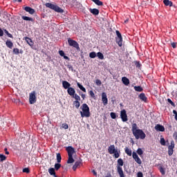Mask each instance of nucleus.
<instances>
[{"instance_id":"nucleus-1","label":"nucleus","mask_w":177,"mask_h":177,"mask_svg":"<svg viewBox=\"0 0 177 177\" xmlns=\"http://www.w3.org/2000/svg\"><path fill=\"white\" fill-rule=\"evenodd\" d=\"M80 115L82 118L86 117V118H89L91 117V112L89 111V106L86 104H83L80 107Z\"/></svg>"},{"instance_id":"nucleus-2","label":"nucleus","mask_w":177,"mask_h":177,"mask_svg":"<svg viewBox=\"0 0 177 177\" xmlns=\"http://www.w3.org/2000/svg\"><path fill=\"white\" fill-rule=\"evenodd\" d=\"M108 151L109 154H113V157H115V158H118L120 157V153H121L118 149H115V145H110L109 147Z\"/></svg>"},{"instance_id":"nucleus-3","label":"nucleus","mask_w":177,"mask_h":177,"mask_svg":"<svg viewBox=\"0 0 177 177\" xmlns=\"http://www.w3.org/2000/svg\"><path fill=\"white\" fill-rule=\"evenodd\" d=\"M124 165V160L122 158L118 160L117 170L120 177H125L124 171L122 170V166Z\"/></svg>"},{"instance_id":"nucleus-4","label":"nucleus","mask_w":177,"mask_h":177,"mask_svg":"<svg viewBox=\"0 0 177 177\" xmlns=\"http://www.w3.org/2000/svg\"><path fill=\"white\" fill-rule=\"evenodd\" d=\"M133 136L136 138V139H141L143 140V139H145L146 138V133H145V131L142 129H138L133 133Z\"/></svg>"},{"instance_id":"nucleus-5","label":"nucleus","mask_w":177,"mask_h":177,"mask_svg":"<svg viewBox=\"0 0 177 177\" xmlns=\"http://www.w3.org/2000/svg\"><path fill=\"white\" fill-rule=\"evenodd\" d=\"M68 44L69 46H73V48H75L77 50H80V44L73 39H68Z\"/></svg>"},{"instance_id":"nucleus-6","label":"nucleus","mask_w":177,"mask_h":177,"mask_svg":"<svg viewBox=\"0 0 177 177\" xmlns=\"http://www.w3.org/2000/svg\"><path fill=\"white\" fill-rule=\"evenodd\" d=\"M37 102V95L35 91H32L29 94V103L34 104Z\"/></svg>"},{"instance_id":"nucleus-7","label":"nucleus","mask_w":177,"mask_h":177,"mask_svg":"<svg viewBox=\"0 0 177 177\" xmlns=\"http://www.w3.org/2000/svg\"><path fill=\"white\" fill-rule=\"evenodd\" d=\"M116 44H118V46H122V36L121 35L120 31L116 30Z\"/></svg>"},{"instance_id":"nucleus-8","label":"nucleus","mask_w":177,"mask_h":177,"mask_svg":"<svg viewBox=\"0 0 177 177\" xmlns=\"http://www.w3.org/2000/svg\"><path fill=\"white\" fill-rule=\"evenodd\" d=\"M120 118L123 122L128 121V115H127V111H125V109L120 111Z\"/></svg>"},{"instance_id":"nucleus-9","label":"nucleus","mask_w":177,"mask_h":177,"mask_svg":"<svg viewBox=\"0 0 177 177\" xmlns=\"http://www.w3.org/2000/svg\"><path fill=\"white\" fill-rule=\"evenodd\" d=\"M174 149H175V142L171 140V145L168 147L169 156H172V154H174Z\"/></svg>"},{"instance_id":"nucleus-10","label":"nucleus","mask_w":177,"mask_h":177,"mask_svg":"<svg viewBox=\"0 0 177 177\" xmlns=\"http://www.w3.org/2000/svg\"><path fill=\"white\" fill-rule=\"evenodd\" d=\"M132 157L133 160H135L136 162L138 164V165H142V160H140V158H139V156H138V153H136V152L135 151L133 152Z\"/></svg>"},{"instance_id":"nucleus-11","label":"nucleus","mask_w":177,"mask_h":177,"mask_svg":"<svg viewBox=\"0 0 177 177\" xmlns=\"http://www.w3.org/2000/svg\"><path fill=\"white\" fill-rule=\"evenodd\" d=\"M66 150L68 153V156H73L75 153V149H74V148H73V147L71 146L66 147Z\"/></svg>"},{"instance_id":"nucleus-12","label":"nucleus","mask_w":177,"mask_h":177,"mask_svg":"<svg viewBox=\"0 0 177 177\" xmlns=\"http://www.w3.org/2000/svg\"><path fill=\"white\" fill-rule=\"evenodd\" d=\"M102 102L104 106H107V103H109V100L107 99V95L106 93H102Z\"/></svg>"},{"instance_id":"nucleus-13","label":"nucleus","mask_w":177,"mask_h":177,"mask_svg":"<svg viewBox=\"0 0 177 177\" xmlns=\"http://www.w3.org/2000/svg\"><path fill=\"white\" fill-rule=\"evenodd\" d=\"M24 10L28 12L30 15H34L35 13V10L28 6L25 7Z\"/></svg>"},{"instance_id":"nucleus-14","label":"nucleus","mask_w":177,"mask_h":177,"mask_svg":"<svg viewBox=\"0 0 177 177\" xmlns=\"http://www.w3.org/2000/svg\"><path fill=\"white\" fill-rule=\"evenodd\" d=\"M155 129H156V131H159V132H164V131H165V128L164 127V126H162L161 124L156 125Z\"/></svg>"},{"instance_id":"nucleus-15","label":"nucleus","mask_w":177,"mask_h":177,"mask_svg":"<svg viewBox=\"0 0 177 177\" xmlns=\"http://www.w3.org/2000/svg\"><path fill=\"white\" fill-rule=\"evenodd\" d=\"M25 41L27 42L28 45H30L31 48L34 47V42L32 41V39L26 37H25Z\"/></svg>"},{"instance_id":"nucleus-16","label":"nucleus","mask_w":177,"mask_h":177,"mask_svg":"<svg viewBox=\"0 0 177 177\" xmlns=\"http://www.w3.org/2000/svg\"><path fill=\"white\" fill-rule=\"evenodd\" d=\"M89 12L90 13H92V15H94L95 16H97V15H99V10L97 8H90Z\"/></svg>"},{"instance_id":"nucleus-17","label":"nucleus","mask_w":177,"mask_h":177,"mask_svg":"<svg viewBox=\"0 0 177 177\" xmlns=\"http://www.w3.org/2000/svg\"><path fill=\"white\" fill-rule=\"evenodd\" d=\"M62 86L64 89H68V88H71L70 86H71V84L67 81H63Z\"/></svg>"},{"instance_id":"nucleus-18","label":"nucleus","mask_w":177,"mask_h":177,"mask_svg":"<svg viewBox=\"0 0 177 177\" xmlns=\"http://www.w3.org/2000/svg\"><path fill=\"white\" fill-rule=\"evenodd\" d=\"M67 92L70 96H74L75 93V89H74L73 87H71L68 88Z\"/></svg>"},{"instance_id":"nucleus-19","label":"nucleus","mask_w":177,"mask_h":177,"mask_svg":"<svg viewBox=\"0 0 177 177\" xmlns=\"http://www.w3.org/2000/svg\"><path fill=\"white\" fill-rule=\"evenodd\" d=\"M122 82L126 86H128L129 85V79H128V77H123L122 78Z\"/></svg>"},{"instance_id":"nucleus-20","label":"nucleus","mask_w":177,"mask_h":177,"mask_svg":"<svg viewBox=\"0 0 177 177\" xmlns=\"http://www.w3.org/2000/svg\"><path fill=\"white\" fill-rule=\"evenodd\" d=\"M46 8H49V9H52L53 10H55V8H56V5L52 4L50 3H46Z\"/></svg>"},{"instance_id":"nucleus-21","label":"nucleus","mask_w":177,"mask_h":177,"mask_svg":"<svg viewBox=\"0 0 177 177\" xmlns=\"http://www.w3.org/2000/svg\"><path fill=\"white\" fill-rule=\"evenodd\" d=\"M6 45L7 48H9L10 49H12V48H13V43L10 40H7L6 42Z\"/></svg>"},{"instance_id":"nucleus-22","label":"nucleus","mask_w":177,"mask_h":177,"mask_svg":"<svg viewBox=\"0 0 177 177\" xmlns=\"http://www.w3.org/2000/svg\"><path fill=\"white\" fill-rule=\"evenodd\" d=\"M160 143L162 146H167V145H169L168 141H165V139L164 138H160Z\"/></svg>"},{"instance_id":"nucleus-23","label":"nucleus","mask_w":177,"mask_h":177,"mask_svg":"<svg viewBox=\"0 0 177 177\" xmlns=\"http://www.w3.org/2000/svg\"><path fill=\"white\" fill-rule=\"evenodd\" d=\"M21 19L26 21H34V19L32 17H27V16H22Z\"/></svg>"},{"instance_id":"nucleus-24","label":"nucleus","mask_w":177,"mask_h":177,"mask_svg":"<svg viewBox=\"0 0 177 177\" xmlns=\"http://www.w3.org/2000/svg\"><path fill=\"white\" fill-rule=\"evenodd\" d=\"M95 5H97V6H103V2H102L100 0H91Z\"/></svg>"},{"instance_id":"nucleus-25","label":"nucleus","mask_w":177,"mask_h":177,"mask_svg":"<svg viewBox=\"0 0 177 177\" xmlns=\"http://www.w3.org/2000/svg\"><path fill=\"white\" fill-rule=\"evenodd\" d=\"M124 151L126 154H127V156H132V150H131L129 148L126 147L124 149Z\"/></svg>"},{"instance_id":"nucleus-26","label":"nucleus","mask_w":177,"mask_h":177,"mask_svg":"<svg viewBox=\"0 0 177 177\" xmlns=\"http://www.w3.org/2000/svg\"><path fill=\"white\" fill-rule=\"evenodd\" d=\"M140 129H138V124L136 123H134L132 124V132L133 133L134 132H136V131L139 130Z\"/></svg>"},{"instance_id":"nucleus-27","label":"nucleus","mask_w":177,"mask_h":177,"mask_svg":"<svg viewBox=\"0 0 177 177\" xmlns=\"http://www.w3.org/2000/svg\"><path fill=\"white\" fill-rule=\"evenodd\" d=\"M163 3L165 5V6H172V3L169 0H164Z\"/></svg>"},{"instance_id":"nucleus-28","label":"nucleus","mask_w":177,"mask_h":177,"mask_svg":"<svg viewBox=\"0 0 177 177\" xmlns=\"http://www.w3.org/2000/svg\"><path fill=\"white\" fill-rule=\"evenodd\" d=\"M139 97L143 102H146V100H147V97H146V95H145V93L140 94Z\"/></svg>"},{"instance_id":"nucleus-29","label":"nucleus","mask_w":177,"mask_h":177,"mask_svg":"<svg viewBox=\"0 0 177 177\" xmlns=\"http://www.w3.org/2000/svg\"><path fill=\"white\" fill-rule=\"evenodd\" d=\"M77 85L81 91H82L83 92H86V89L85 88V87H84V86H82L81 84H80V82H77Z\"/></svg>"},{"instance_id":"nucleus-30","label":"nucleus","mask_w":177,"mask_h":177,"mask_svg":"<svg viewBox=\"0 0 177 177\" xmlns=\"http://www.w3.org/2000/svg\"><path fill=\"white\" fill-rule=\"evenodd\" d=\"M48 172H49L50 175H53L55 177H56V172H55L54 168H50L48 169Z\"/></svg>"},{"instance_id":"nucleus-31","label":"nucleus","mask_w":177,"mask_h":177,"mask_svg":"<svg viewBox=\"0 0 177 177\" xmlns=\"http://www.w3.org/2000/svg\"><path fill=\"white\" fill-rule=\"evenodd\" d=\"M97 57H98V59H100V60H103V59H104V55H103V53L98 52L97 53Z\"/></svg>"},{"instance_id":"nucleus-32","label":"nucleus","mask_w":177,"mask_h":177,"mask_svg":"<svg viewBox=\"0 0 177 177\" xmlns=\"http://www.w3.org/2000/svg\"><path fill=\"white\" fill-rule=\"evenodd\" d=\"M54 10L55 12H58V13H63V10L57 6H55V8L54 9Z\"/></svg>"},{"instance_id":"nucleus-33","label":"nucleus","mask_w":177,"mask_h":177,"mask_svg":"<svg viewBox=\"0 0 177 177\" xmlns=\"http://www.w3.org/2000/svg\"><path fill=\"white\" fill-rule=\"evenodd\" d=\"M134 89H135V91H136V92H142L143 91V88L140 86H134Z\"/></svg>"},{"instance_id":"nucleus-34","label":"nucleus","mask_w":177,"mask_h":177,"mask_svg":"<svg viewBox=\"0 0 177 177\" xmlns=\"http://www.w3.org/2000/svg\"><path fill=\"white\" fill-rule=\"evenodd\" d=\"M159 170L162 175H165V168L162 167V166L160 165L159 167Z\"/></svg>"},{"instance_id":"nucleus-35","label":"nucleus","mask_w":177,"mask_h":177,"mask_svg":"<svg viewBox=\"0 0 177 177\" xmlns=\"http://www.w3.org/2000/svg\"><path fill=\"white\" fill-rule=\"evenodd\" d=\"M74 99H75L76 101H80L81 100V97H80V95H78V94H74L72 96Z\"/></svg>"},{"instance_id":"nucleus-36","label":"nucleus","mask_w":177,"mask_h":177,"mask_svg":"<svg viewBox=\"0 0 177 177\" xmlns=\"http://www.w3.org/2000/svg\"><path fill=\"white\" fill-rule=\"evenodd\" d=\"M73 162H74V158H73V156H68L67 163L68 164H73Z\"/></svg>"},{"instance_id":"nucleus-37","label":"nucleus","mask_w":177,"mask_h":177,"mask_svg":"<svg viewBox=\"0 0 177 177\" xmlns=\"http://www.w3.org/2000/svg\"><path fill=\"white\" fill-rule=\"evenodd\" d=\"M4 32L6 34L8 38H13V35L12 34L9 33V31H8L6 29H4Z\"/></svg>"},{"instance_id":"nucleus-38","label":"nucleus","mask_w":177,"mask_h":177,"mask_svg":"<svg viewBox=\"0 0 177 177\" xmlns=\"http://www.w3.org/2000/svg\"><path fill=\"white\" fill-rule=\"evenodd\" d=\"M57 162H62V155L60 153H57Z\"/></svg>"},{"instance_id":"nucleus-39","label":"nucleus","mask_w":177,"mask_h":177,"mask_svg":"<svg viewBox=\"0 0 177 177\" xmlns=\"http://www.w3.org/2000/svg\"><path fill=\"white\" fill-rule=\"evenodd\" d=\"M61 167H62V165H60L59 163L55 164V169H56V171H58V169H60Z\"/></svg>"},{"instance_id":"nucleus-40","label":"nucleus","mask_w":177,"mask_h":177,"mask_svg":"<svg viewBox=\"0 0 177 177\" xmlns=\"http://www.w3.org/2000/svg\"><path fill=\"white\" fill-rule=\"evenodd\" d=\"M73 104H75V107H76V109H80V101H74Z\"/></svg>"},{"instance_id":"nucleus-41","label":"nucleus","mask_w":177,"mask_h":177,"mask_svg":"<svg viewBox=\"0 0 177 177\" xmlns=\"http://www.w3.org/2000/svg\"><path fill=\"white\" fill-rule=\"evenodd\" d=\"M89 57H91V59H95V57H96V53L95 52L90 53Z\"/></svg>"},{"instance_id":"nucleus-42","label":"nucleus","mask_w":177,"mask_h":177,"mask_svg":"<svg viewBox=\"0 0 177 177\" xmlns=\"http://www.w3.org/2000/svg\"><path fill=\"white\" fill-rule=\"evenodd\" d=\"M111 115V118H112L113 120H115V118H117V115H115V113L114 112H111L110 113Z\"/></svg>"},{"instance_id":"nucleus-43","label":"nucleus","mask_w":177,"mask_h":177,"mask_svg":"<svg viewBox=\"0 0 177 177\" xmlns=\"http://www.w3.org/2000/svg\"><path fill=\"white\" fill-rule=\"evenodd\" d=\"M137 154H138V156H142V154H143V151L142 150V149L138 148L137 149Z\"/></svg>"},{"instance_id":"nucleus-44","label":"nucleus","mask_w":177,"mask_h":177,"mask_svg":"<svg viewBox=\"0 0 177 177\" xmlns=\"http://www.w3.org/2000/svg\"><path fill=\"white\" fill-rule=\"evenodd\" d=\"M13 53H14V55H19V53H20L19 48H14Z\"/></svg>"},{"instance_id":"nucleus-45","label":"nucleus","mask_w":177,"mask_h":177,"mask_svg":"<svg viewBox=\"0 0 177 177\" xmlns=\"http://www.w3.org/2000/svg\"><path fill=\"white\" fill-rule=\"evenodd\" d=\"M0 160L1 161H5V160H6V156L3 154H0Z\"/></svg>"},{"instance_id":"nucleus-46","label":"nucleus","mask_w":177,"mask_h":177,"mask_svg":"<svg viewBox=\"0 0 177 177\" xmlns=\"http://www.w3.org/2000/svg\"><path fill=\"white\" fill-rule=\"evenodd\" d=\"M167 102H168V103H169L171 106H173V107H175V103H174V102H172L171 99L168 98V99H167Z\"/></svg>"},{"instance_id":"nucleus-47","label":"nucleus","mask_w":177,"mask_h":177,"mask_svg":"<svg viewBox=\"0 0 177 177\" xmlns=\"http://www.w3.org/2000/svg\"><path fill=\"white\" fill-rule=\"evenodd\" d=\"M62 128L64 129H68V124H67L66 123L62 124Z\"/></svg>"},{"instance_id":"nucleus-48","label":"nucleus","mask_w":177,"mask_h":177,"mask_svg":"<svg viewBox=\"0 0 177 177\" xmlns=\"http://www.w3.org/2000/svg\"><path fill=\"white\" fill-rule=\"evenodd\" d=\"M23 172H24L25 174H30V169L24 168L23 169Z\"/></svg>"},{"instance_id":"nucleus-49","label":"nucleus","mask_w":177,"mask_h":177,"mask_svg":"<svg viewBox=\"0 0 177 177\" xmlns=\"http://www.w3.org/2000/svg\"><path fill=\"white\" fill-rule=\"evenodd\" d=\"M67 67H68V70H69L70 71H74V68L73 67L72 65L68 64V65L67 66Z\"/></svg>"},{"instance_id":"nucleus-50","label":"nucleus","mask_w":177,"mask_h":177,"mask_svg":"<svg viewBox=\"0 0 177 177\" xmlns=\"http://www.w3.org/2000/svg\"><path fill=\"white\" fill-rule=\"evenodd\" d=\"M95 84L97 86H100V85H102V81H100V80H97Z\"/></svg>"},{"instance_id":"nucleus-51","label":"nucleus","mask_w":177,"mask_h":177,"mask_svg":"<svg viewBox=\"0 0 177 177\" xmlns=\"http://www.w3.org/2000/svg\"><path fill=\"white\" fill-rule=\"evenodd\" d=\"M137 177H143V173H142V171H138L137 174Z\"/></svg>"},{"instance_id":"nucleus-52","label":"nucleus","mask_w":177,"mask_h":177,"mask_svg":"<svg viewBox=\"0 0 177 177\" xmlns=\"http://www.w3.org/2000/svg\"><path fill=\"white\" fill-rule=\"evenodd\" d=\"M173 138L175 139V140H177V131L174 133Z\"/></svg>"},{"instance_id":"nucleus-53","label":"nucleus","mask_w":177,"mask_h":177,"mask_svg":"<svg viewBox=\"0 0 177 177\" xmlns=\"http://www.w3.org/2000/svg\"><path fill=\"white\" fill-rule=\"evenodd\" d=\"M59 55L62 56V57L65 55L64 51L63 50H59Z\"/></svg>"},{"instance_id":"nucleus-54","label":"nucleus","mask_w":177,"mask_h":177,"mask_svg":"<svg viewBox=\"0 0 177 177\" xmlns=\"http://www.w3.org/2000/svg\"><path fill=\"white\" fill-rule=\"evenodd\" d=\"M81 165V162H80V161H77V162H75V165L76 166V167H80V165Z\"/></svg>"},{"instance_id":"nucleus-55","label":"nucleus","mask_w":177,"mask_h":177,"mask_svg":"<svg viewBox=\"0 0 177 177\" xmlns=\"http://www.w3.org/2000/svg\"><path fill=\"white\" fill-rule=\"evenodd\" d=\"M0 37H3V30L0 28Z\"/></svg>"},{"instance_id":"nucleus-56","label":"nucleus","mask_w":177,"mask_h":177,"mask_svg":"<svg viewBox=\"0 0 177 177\" xmlns=\"http://www.w3.org/2000/svg\"><path fill=\"white\" fill-rule=\"evenodd\" d=\"M4 151L6 154H9V151H8V148H5Z\"/></svg>"},{"instance_id":"nucleus-57","label":"nucleus","mask_w":177,"mask_h":177,"mask_svg":"<svg viewBox=\"0 0 177 177\" xmlns=\"http://www.w3.org/2000/svg\"><path fill=\"white\" fill-rule=\"evenodd\" d=\"M172 48H176V44L175 43H171Z\"/></svg>"},{"instance_id":"nucleus-58","label":"nucleus","mask_w":177,"mask_h":177,"mask_svg":"<svg viewBox=\"0 0 177 177\" xmlns=\"http://www.w3.org/2000/svg\"><path fill=\"white\" fill-rule=\"evenodd\" d=\"M90 95L91 96H95V93L92 91H90Z\"/></svg>"},{"instance_id":"nucleus-59","label":"nucleus","mask_w":177,"mask_h":177,"mask_svg":"<svg viewBox=\"0 0 177 177\" xmlns=\"http://www.w3.org/2000/svg\"><path fill=\"white\" fill-rule=\"evenodd\" d=\"M77 168H78L77 167H76V165H73V171H75V169H77Z\"/></svg>"},{"instance_id":"nucleus-60","label":"nucleus","mask_w":177,"mask_h":177,"mask_svg":"<svg viewBox=\"0 0 177 177\" xmlns=\"http://www.w3.org/2000/svg\"><path fill=\"white\" fill-rule=\"evenodd\" d=\"M92 172H93V175H95V176H96V175H97V173H96V171L93 170Z\"/></svg>"},{"instance_id":"nucleus-61","label":"nucleus","mask_w":177,"mask_h":177,"mask_svg":"<svg viewBox=\"0 0 177 177\" xmlns=\"http://www.w3.org/2000/svg\"><path fill=\"white\" fill-rule=\"evenodd\" d=\"M81 97H82L83 100H84L86 97V95H85V94H82Z\"/></svg>"},{"instance_id":"nucleus-62","label":"nucleus","mask_w":177,"mask_h":177,"mask_svg":"<svg viewBox=\"0 0 177 177\" xmlns=\"http://www.w3.org/2000/svg\"><path fill=\"white\" fill-rule=\"evenodd\" d=\"M64 59H65V60H68V57L64 55Z\"/></svg>"},{"instance_id":"nucleus-63","label":"nucleus","mask_w":177,"mask_h":177,"mask_svg":"<svg viewBox=\"0 0 177 177\" xmlns=\"http://www.w3.org/2000/svg\"><path fill=\"white\" fill-rule=\"evenodd\" d=\"M173 114H174L175 115H177V111L176 110L173 111Z\"/></svg>"},{"instance_id":"nucleus-64","label":"nucleus","mask_w":177,"mask_h":177,"mask_svg":"<svg viewBox=\"0 0 177 177\" xmlns=\"http://www.w3.org/2000/svg\"><path fill=\"white\" fill-rule=\"evenodd\" d=\"M174 118H175L176 121H177V115H176L174 116Z\"/></svg>"}]
</instances>
